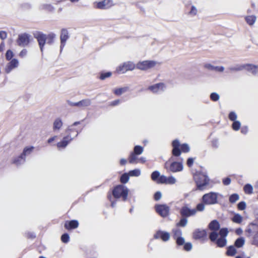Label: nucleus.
Instances as JSON below:
<instances>
[{
  "label": "nucleus",
  "mask_w": 258,
  "mask_h": 258,
  "mask_svg": "<svg viewBox=\"0 0 258 258\" xmlns=\"http://www.w3.org/2000/svg\"><path fill=\"white\" fill-rule=\"evenodd\" d=\"M138 156L137 155L134 154L132 152H130V155L128 156V162L130 164H135L137 163L138 161Z\"/></svg>",
  "instance_id": "obj_36"
},
{
  "label": "nucleus",
  "mask_w": 258,
  "mask_h": 258,
  "mask_svg": "<svg viewBox=\"0 0 258 258\" xmlns=\"http://www.w3.org/2000/svg\"><path fill=\"white\" fill-rule=\"evenodd\" d=\"M35 147L32 145L26 146L24 148L21 154L26 158L27 156L30 155L34 151Z\"/></svg>",
  "instance_id": "obj_28"
},
{
  "label": "nucleus",
  "mask_w": 258,
  "mask_h": 258,
  "mask_svg": "<svg viewBox=\"0 0 258 258\" xmlns=\"http://www.w3.org/2000/svg\"><path fill=\"white\" fill-rule=\"evenodd\" d=\"M233 216L231 217V220L235 223L241 224L243 220V217L239 213H235L234 211H231L230 212Z\"/></svg>",
  "instance_id": "obj_25"
},
{
  "label": "nucleus",
  "mask_w": 258,
  "mask_h": 258,
  "mask_svg": "<svg viewBox=\"0 0 258 258\" xmlns=\"http://www.w3.org/2000/svg\"><path fill=\"white\" fill-rule=\"evenodd\" d=\"M205 205L206 204H205V203L202 201V202L198 203L196 206V208L195 209L196 210H197V211H203L205 209Z\"/></svg>",
  "instance_id": "obj_55"
},
{
  "label": "nucleus",
  "mask_w": 258,
  "mask_h": 258,
  "mask_svg": "<svg viewBox=\"0 0 258 258\" xmlns=\"http://www.w3.org/2000/svg\"><path fill=\"white\" fill-rule=\"evenodd\" d=\"M253 186L250 183H246L244 185L243 190L246 194L250 195L253 192Z\"/></svg>",
  "instance_id": "obj_42"
},
{
  "label": "nucleus",
  "mask_w": 258,
  "mask_h": 258,
  "mask_svg": "<svg viewBox=\"0 0 258 258\" xmlns=\"http://www.w3.org/2000/svg\"><path fill=\"white\" fill-rule=\"evenodd\" d=\"M164 175H161L160 172L158 170H155L151 174V179L157 184H162V177Z\"/></svg>",
  "instance_id": "obj_21"
},
{
  "label": "nucleus",
  "mask_w": 258,
  "mask_h": 258,
  "mask_svg": "<svg viewBox=\"0 0 258 258\" xmlns=\"http://www.w3.org/2000/svg\"><path fill=\"white\" fill-rule=\"evenodd\" d=\"M165 88L164 83L160 82L149 86L148 89L153 93H156L158 91H163Z\"/></svg>",
  "instance_id": "obj_22"
},
{
  "label": "nucleus",
  "mask_w": 258,
  "mask_h": 258,
  "mask_svg": "<svg viewBox=\"0 0 258 258\" xmlns=\"http://www.w3.org/2000/svg\"><path fill=\"white\" fill-rule=\"evenodd\" d=\"M32 40L33 38L29 34L23 33L18 35L16 42L18 46L25 47L28 46Z\"/></svg>",
  "instance_id": "obj_9"
},
{
  "label": "nucleus",
  "mask_w": 258,
  "mask_h": 258,
  "mask_svg": "<svg viewBox=\"0 0 258 258\" xmlns=\"http://www.w3.org/2000/svg\"><path fill=\"white\" fill-rule=\"evenodd\" d=\"M156 64V61L153 60H147L139 61L136 67L139 70L145 71L153 68Z\"/></svg>",
  "instance_id": "obj_13"
},
{
  "label": "nucleus",
  "mask_w": 258,
  "mask_h": 258,
  "mask_svg": "<svg viewBox=\"0 0 258 258\" xmlns=\"http://www.w3.org/2000/svg\"><path fill=\"white\" fill-rule=\"evenodd\" d=\"M194 162V158L192 157H189L186 161V165L188 167L192 166Z\"/></svg>",
  "instance_id": "obj_63"
},
{
  "label": "nucleus",
  "mask_w": 258,
  "mask_h": 258,
  "mask_svg": "<svg viewBox=\"0 0 258 258\" xmlns=\"http://www.w3.org/2000/svg\"><path fill=\"white\" fill-rule=\"evenodd\" d=\"M251 244L258 246V234H255L253 235Z\"/></svg>",
  "instance_id": "obj_62"
},
{
  "label": "nucleus",
  "mask_w": 258,
  "mask_h": 258,
  "mask_svg": "<svg viewBox=\"0 0 258 258\" xmlns=\"http://www.w3.org/2000/svg\"><path fill=\"white\" fill-rule=\"evenodd\" d=\"M162 198V193L160 191H157L153 196V199L155 201H159Z\"/></svg>",
  "instance_id": "obj_58"
},
{
  "label": "nucleus",
  "mask_w": 258,
  "mask_h": 258,
  "mask_svg": "<svg viewBox=\"0 0 258 258\" xmlns=\"http://www.w3.org/2000/svg\"><path fill=\"white\" fill-rule=\"evenodd\" d=\"M6 64L5 71L6 74H9L13 69L17 68L19 66V60L17 58H13Z\"/></svg>",
  "instance_id": "obj_20"
},
{
  "label": "nucleus",
  "mask_w": 258,
  "mask_h": 258,
  "mask_svg": "<svg viewBox=\"0 0 258 258\" xmlns=\"http://www.w3.org/2000/svg\"><path fill=\"white\" fill-rule=\"evenodd\" d=\"M197 210L195 209H191L188 207L187 204H184L179 210V214L181 217H184L187 218L196 214Z\"/></svg>",
  "instance_id": "obj_14"
},
{
  "label": "nucleus",
  "mask_w": 258,
  "mask_h": 258,
  "mask_svg": "<svg viewBox=\"0 0 258 258\" xmlns=\"http://www.w3.org/2000/svg\"><path fill=\"white\" fill-rule=\"evenodd\" d=\"M210 100L213 102H216L220 99V95L216 92H212L210 95Z\"/></svg>",
  "instance_id": "obj_51"
},
{
  "label": "nucleus",
  "mask_w": 258,
  "mask_h": 258,
  "mask_svg": "<svg viewBox=\"0 0 258 258\" xmlns=\"http://www.w3.org/2000/svg\"><path fill=\"white\" fill-rule=\"evenodd\" d=\"M129 191L127 187L123 184H116L110 188L107 193V199L110 202L111 207L115 208L117 202L120 199L122 201L126 202Z\"/></svg>",
  "instance_id": "obj_1"
},
{
  "label": "nucleus",
  "mask_w": 258,
  "mask_h": 258,
  "mask_svg": "<svg viewBox=\"0 0 258 258\" xmlns=\"http://www.w3.org/2000/svg\"><path fill=\"white\" fill-rule=\"evenodd\" d=\"M33 36L37 40L42 55H43L45 45L46 44L49 45H52L56 38V34L53 32L46 34L39 31L34 32Z\"/></svg>",
  "instance_id": "obj_2"
},
{
  "label": "nucleus",
  "mask_w": 258,
  "mask_h": 258,
  "mask_svg": "<svg viewBox=\"0 0 258 258\" xmlns=\"http://www.w3.org/2000/svg\"><path fill=\"white\" fill-rule=\"evenodd\" d=\"M60 239L62 242L64 243H68L70 240V235L68 233H63L60 237Z\"/></svg>",
  "instance_id": "obj_45"
},
{
  "label": "nucleus",
  "mask_w": 258,
  "mask_h": 258,
  "mask_svg": "<svg viewBox=\"0 0 258 258\" xmlns=\"http://www.w3.org/2000/svg\"><path fill=\"white\" fill-rule=\"evenodd\" d=\"M183 158H180V161H174L169 164V171L175 173L181 171L183 169Z\"/></svg>",
  "instance_id": "obj_15"
},
{
  "label": "nucleus",
  "mask_w": 258,
  "mask_h": 258,
  "mask_svg": "<svg viewBox=\"0 0 258 258\" xmlns=\"http://www.w3.org/2000/svg\"><path fill=\"white\" fill-rule=\"evenodd\" d=\"M232 123L231 124V128L234 131H238L241 128V122L240 121L236 120L232 121Z\"/></svg>",
  "instance_id": "obj_43"
},
{
  "label": "nucleus",
  "mask_w": 258,
  "mask_h": 258,
  "mask_svg": "<svg viewBox=\"0 0 258 258\" xmlns=\"http://www.w3.org/2000/svg\"><path fill=\"white\" fill-rule=\"evenodd\" d=\"M14 55L15 54L11 49H8L5 54L6 59L7 60H11L14 58Z\"/></svg>",
  "instance_id": "obj_46"
},
{
  "label": "nucleus",
  "mask_w": 258,
  "mask_h": 258,
  "mask_svg": "<svg viewBox=\"0 0 258 258\" xmlns=\"http://www.w3.org/2000/svg\"><path fill=\"white\" fill-rule=\"evenodd\" d=\"M77 128H75L74 126H73L72 124L71 125H69L67 128L65 130V133L67 135H69L70 136H71V134L74 132H76Z\"/></svg>",
  "instance_id": "obj_53"
},
{
  "label": "nucleus",
  "mask_w": 258,
  "mask_h": 258,
  "mask_svg": "<svg viewBox=\"0 0 258 258\" xmlns=\"http://www.w3.org/2000/svg\"><path fill=\"white\" fill-rule=\"evenodd\" d=\"M182 153H188L190 151V147L187 143H182L180 147Z\"/></svg>",
  "instance_id": "obj_49"
},
{
  "label": "nucleus",
  "mask_w": 258,
  "mask_h": 258,
  "mask_svg": "<svg viewBox=\"0 0 258 258\" xmlns=\"http://www.w3.org/2000/svg\"><path fill=\"white\" fill-rule=\"evenodd\" d=\"M228 117L230 121H233L237 120V115L235 111H231L229 113Z\"/></svg>",
  "instance_id": "obj_52"
},
{
  "label": "nucleus",
  "mask_w": 258,
  "mask_h": 258,
  "mask_svg": "<svg viewBox=\"0 0 258 258\" xmlns=\"http://www.w3.org/2000/svg\"><path fill=\"white\" fill-rule=\"evenodd\" d=\"M181 144L179 140L177 139L173 140L171 143L172 148H180Z\"/></svg>",
  "instance_id": "obj_59"
},
{
  "label": "nucleus",
  "mask_w": 258,
  "mask_h": 258,
  "mask_svg": "<svg viewBox=\"0 0 258 258\" xmlns=\"http://www.w3.org/2000/svg\"><path fill=\"white\" fill-rule=\"evenodd\" d=\"M32 6L29 3H23L20 5V8L23 11L31 9Z\"/></svg>",
  "instance_id": "obj_47"
},
{
  "label": "nucleus",
  "mask_w": 258,
  "mask_h": 258,
  "mask_svg": "<svg viewBox=\"0 0 258 258\" xmlns=\"http://www.w3.org/2000/svg\"><path fill=\"white\" fill-rule=\"evenodd\" d=\"M153 237L155 239H160L163 242H167L170 239V234L167 231L159 229L156 231Z\"/></svg>",
  "instance_id": "obj_16"
},
{
  "label": "nucleus",
  "mask_w": 258,
  "mask_h": 258,
  "mask_svg": "<svg viewBox=\"0 0 258 258\" xmlns=\"http://www.w3.org/2000/svg\"><path fill=\"white\" fill-rule=\"evenodd\" d=\"M188 222V219L184 217H181L179 221L176 223L177 227H184L186 226Z\"/></svg>",
  "instance_id": "obj_33"
},
{
  "label": "nucleus",
  "mask_w": 258,
  "mask_h": 258,
  "mask_svg": "<svg viewBox=\"0 0 258 258\" xmlns=\"http://www.w3.org/2000/svg\"><path fill=\"white\" fill-rule=\"evenodd\" d=\"M39 9L40 10H45L48 12H54L55 8L51 4H45L41 5L39 7Z\"/></svg>",
  "instance_id": "obj_32"
},
{
  "label": "nucleus",
  "mask_w": 258,
  "mask_h": 258,
  "mask_svg": "<svg viewBox=\"0 0 258 258\" xmlns=\"http://www.w3.org/2000/svg\"><path fill=\"white\" fill-rule=\"evenodd\" d=\"M136 68V64L131 61L124 62L118 66L116 69L118 74H124L128 71H133Z\"/></svg>",
  "instance_id": "obj_10"
},
{
  "label": "nucleus",
  "mask_w": 258,
  "mask_h": 258,
  "mask_svg": "<svg viewBox=\"0 0 258 258\" xmlns=\"http://www.w3.org/2000/svg\"><path fill=\"white\" fill-rule=\"evenodd\" d=\"M79 223L78 220L73 219L66 221L64 224V227L66 230L71 231L79 227Z\"/></svg>",
  "instance_id": "obj_19"
},
{
  "label": "nucleus",
  "mask_w": 258,
  "mask_h": 258,
  "mask_svg": "<svg viewBox=\"0 0 258 258\" xmlns=\"http://www.w3.org/2000/svg\"><path fill=\"white\" fill-rule=\"evenodd\" d=\"M196 184V189L202 191L209 184L210 178L207 173L202 171H197L193 175Z\"/></svg>",
  "instance_id": "obj_3"
},
{
  "label": "nucleus",
  "mask_w": 258,
  "mask_h": 258,
  "mask_svg": "<svg viewBox=\"0 0 258 258\" xmlns=\"http://www.w3.org/2000/svg\"><path fill=\"white\" fill-rule=\"evenodd\" d=\"M128 89V87H123L116 88H115L113 90V93L115 95H116V96H120L122 93H123L125 92L126 91H127Z\"/></svg>",
  "instance_id": "obj_34"
},
{
  "label": "nucleus",
  "mask_w": 258,
  "mask_h": 258,
  "mask_svg": "<svg viewBox=\"0 0 258 258\" xmlns=\"http://www.w3.org/2000/svg\"><path fill=\"white\" fill-rule=\"evenodd\" d=\"M231 182V179L229 176L226 177L222 179V183L224 185H229Z\"/></svg>",
  "instance_id": "obj_61"
},
{
  "label": "nucleus",
  "mask_w": 258,
  "mask_h": 258,
  "mask_svg": "<svg viewBox=\"0 0 258 258\" xmlns=\"http://www.w3.org/2000/svg\"><path fill=\"white\" fill-rule=\"evenodd\" d=\"M101 186V185H98V186H95L94 187H93V188H91L90 189H89V190H88L87 191H86L85 193L83 194L82 196L83 197L82 198V200L83 201V202H85V197L90 192L93 191L95 189H97L98 188H99L100 187V186Z\"/></svg>",
  "instance_id": "obj_56"
},
{
  "label": "nucleus",
  "mask_w": 258,
  "mask_h": 258,
  "mask_svg": "<svg viewBox=\"0 0 258 258\" xmlns=\"http://www.w3.org/2000/svg\"><path fill=\"white\" fill-rule=\"evenodd\" d=\"M245 238L244 237L240 236L238 237L234 241V245L237 248H240L243 247L245 244Z\"/></svg>",
  "instance_id": "obj_30"
},
{
  "label": "nucleus",
  "mask_w": 258,
  "mask_h": 258,
  "mask_svg": "<svg viewBox=\"0 0 258 258\" xmlns=\"http://www.w3.org/2000/svg\"><path fill=\"white\" fill-rule=\"evenodd\" d=\"M114 5L112 0H100L93 3V7L96 9L106 10Z\"/></svg>",
  "instance_id": "obj_11"
},
{
  "label": "nucleus",
  "mask_w": 258,
  "mask_h": 258,
  "mask_svg": "<svg viewBox=\"0 0 258 258\" xmlns=\"http://www.w3.org/2000/svg\"><path fill=\"white\" fill-rule=\"evenodd\" d=\"M130 177V176L128 172H124L122 174L119 178V181L121 183L120 184L125 185L128 182Z\"/></svg>",
  "instance_id": "obj_31"
},
{
  "label": "nucleus",
  "mask_w": 258,
  "mask_h": 258,
  "mask_svg": "<svg viewBox=\"0 0 258 258\" xmlns=\"http://www.w3.org/2000/svg\"><path fill=\"white\" fill-rule=\"evenodd\" d=\"M130 177H138L141 175V171L139 168L131 170L128 172Z\"/></svg>",
  "instance_id": "obj_41"
},
{
  "label": "nucleus",
  "mask_w": 258,
  "mask_h": 258,
  "mask_svg": "<svg viewBox=\"0 0 258 258\" xmlns=\"http://www.w3.org/2000/svg\"><path fill=\"white\" fill-rule=\"evenodd\" d=\"M182 151L180 148H172L171 151L172 157H179L181 155Z\"/></svg>",
  "instance_id": "obj_44"
},
{
  "label": "nucleus",
  "mask_w": 258,
  "mask_h": 258,
  "mask_svg": "<svg viewBox=\"0 0 258 258\" xmlns=\"http://www.w3.org/2000/svg\"><path fill=\"white\" fill-rule=\"evenodd\" d=\"M175 240L177 248H178V247L180 246H183V245L185 242L184 238L182 236L179 237L178 238H176Z\"/></svg>",
  "instance_id": "obj_48"
},
{
  "label": "nucleus",
  "mask_w": 258,
  "mask_h": 258,
  "mask_svg": "<svg viewBox=\"0 0 258 258\" xmlns=\"http://www.w3.org/2000/svg\"><path fill=\"white\" fill-rule=\"evenodd\" d=\"M173 233V238L175 240L176 238L182 237V231L179 228H174L172 230Z\"/></svg>",
  "instance_id": "obj_40"
},
{
  "label": "nucleus",
  "mask_w": 258,
  "mask_h": 258,
  "mask_svg": "<svg viewBox=\"0 0 258 258\" xmlns=\"http://www.w3.org/2000/svg\"><path fill=\"white\" fill-rule=\"evenodd\" d=\"M112 75V73L111 71L102 70L98 73L97 78L100 80L103 81L110 78Z\"/></svg>",
  "instance_id": "obj_23"
},
{
  "label": "nucleus",
  "mask_w": 258,
  "mask_h": 258,
  "mask_svg": "<svg viewBox=\"0 0 258 258\" xmlns=\"http://www.w3.org/2000/svg\"><path fill=\"white\" fill-rule=\"evenodd\" d=\"M229 69L231 71H239L245 70L251 73L253 75L258 74V66L252 63L242 64L235 67H230Z\"/></svg>",
  "instance_id": "obj_6"
},
{
  "label": "nucleus",
  "mask_w": 258,
  "mask_h": 258,
  "mask_svg": "<svg viewBox=\"0 0 258 258\" xmlns=\"http://www.w3.org/2000/svg\"><path fill=\"white\" fill-rule=\"evenodd\" d=\"M192 248V244L190 242H185L183 245V250L185 251H189Z\"/></svg>",
  "instance_id": "obj_50"
},
{
  "label": "nucleus",
  "mask_w": 258,
  "mask_h": 258,
  "mask_svg": "<svg viewBox=\"0 0 258 258\" xmlns=\"http://www.w3.org/2000/svg\"><path fill=\"white\" fill-rule=\"evenodd\" d=\"M70 35L69 32L66 28H62L60 34V52L61 53L66 45L67 40L69 39Z\"/></svg>",
  "instance_id": "obj_17"
},
{
  "label": "nucleus",
  "mask_w": 258,
  "mask_h": 258,
  "mask_svg": "<svg viewBox=\"0 0 258 258\" xmlns=\"http://www.w3.org/2000/svg\"><path fill=\"white\" fill-rule=\"evenodd\" d=\"M236 248L234 245L228 246L227 247L226 255L228 256H234L237 252Z\"/></svg>",
  "instance_id": "obj_27"
},
{
  "label": "nucleus",
  "mask_w": 258,
  "mask_h": 258,
  "mask_svg": "<svg viewBox=\"0 0 258 258\" xmlns=\"http://www.w3.org/2000/svg\"><path fill=\"white\" fill-rule=\"evenodd\" d=\"M211 146L214 149L218 148L219 146L218 139L217 138L213 139L211 141Z\"/></svg>",
  "instance_id": "obj_57"
},
{
  "label": "nucleus",
  "mask_w": 258,
  "mask_h": 258,
  "mask_svg": "<svg viewBox=\"0 0 258 258\" xmlns=\"http://www.w3.org/2000/svg\"><path fill=\"white\" fill-rule=\"evenodd\" d=\"M63 124L61 119L60 117H57L54 120L53 123V131H58L62 127Z\"/></svg>",
  "instance_id": "obj_29"
},
{
  "label": "nucleus",
  "mask_w": 258,
  "mask_h": 258,
  "mask_svg": "<svg viewBox=\"0 0 258 258\" xmlns=\"http://www.w3.org/2000/svg\"><path fill=\"white\" fill-rule=\"evenodd\" d=\"M144 151V147L140 145H136L134 147L133 151L132 152L137 155H140Z\"/></svg>",
  "instance_id": "obj_39"
},
{
  "label": "nucleus",
  "mask_w": 258,
  "mask_h": 258,
  "mask_svg": "<svg viewBox=\"0 0 258 258\" xmlns=\"http://www.w3.org/2000/svg\"><path fill=\"white\" fill-rule=\"evenodd\" d=\"M192 237L196 240L205 241L209 239L208 233L206 229H196L192 233Z\"/></svg>",
  "instance_id": "obj_12"
},
{
  "label": "nucleus",
  "mask_w": 258,
  "mask_h": 258,
  "mask_svg": "<svg viewBox=\"0 0 258 258\" xmlns=\"http://www.w3.org/2000/svg\"><path fill=\"white\" fill-rule=\"evenodd\" d=\"M218 193L211 191L204 194L202 197V200L207 205L216 204L218 203Z\"/></svg>",
  "instance_id": "obj_8"
},
{
  "label": "nucleus",
  "mask_w": 258,
  "mask_h": 258,
  "mask_svg": "<svg viewBox=\"0 0 258 258\" xmlns=\"http://www.w3.org/2000/svg\"><path fill=\"white\" fill-rule=\"evenodd\" d=\"M240 129L241 133L243 135H246L248 133V127L247 125L243 126Z\"/></svg>",
  "instance_id": "obj_64"
},
{
  "label": "nucleus",
  "mask_w": 258,
  "mask_h": 258,
  "mask_svg": "<svg viewBox=\"0 0 258 258\" xmlns=\"http://www.w3.org/2000/svg\"><path fill=\"white\" fill-rule=\"evenodd\" d=\"M220 227V223L217 219L212 220L208 224V227L211 230L208 232V239L210 241L212 239H216L218 235H219L218 231Z\"/></svg>",
  "instance_id": "obj_5"
},
{
  "label": "nucleus",
  "mask_w": 258,
  "mask_h": 258,
  "mask_svg": "<svg viewBox=\"0 0 258 258\" xmlns=\"http://www.w3.org/2000/svg\"><path fill=\"white\" fill-rule=\"evenodd\" d=\"M26 158L21 153L19 155L13 158L12 163L17 166H18L19 165L24 164Z\"/></svg>",
  "instance_id": "obj_24"
},
{
  "label": "nucleus",
  "mask_w": 258,
  "mask_h": 258,
  "mask_svg": "<svg viewBox=\"0 0 258 258\" xmlns=\"http://www.w3.org/2000/svg\"><path fill=\"white\" fill-rule=\"evenodd\" d=\"M249 226H253V230L254 232H255V234H258V224L255 223V221H253L250 222L249 224Z\"/></svg>",
  "instance_id": "obj_60"
},
{
  "label": "nucleus",
  "mask_w": 258,
  "mask_h": 258,
  "mask_svg": "<svg viewBox=\"0 0 258 258\" xmlns=\"http://www.w3.org/2000/svg\"><path fill=\"white\" fill-rule=\"evenodd\" d=\"M246 208V203L245 201H240L237 205V208L239 211L244 210Z\"/></svg>",
  "instance_id": "obj_54"
},
{
  "label": "nucleus",
  "mask_w": 258,
  "mask_h": 258,
  "mask_svg": "<svg viewBox=\"0 0 258 258\" xmlns=\"http://www.w3.org/2000/svg\"><path fill=\"white\" fill-rule=\"evenodd\" d=\"M219 235L216 238V239H212L211 242L216 244V246L220 248L224 247L227 243V236L229 233L228 228L227 227H220L219 230Z\"/></svg>",
  "instance_id": "obj_4"
},
{
  "label": "nucleus",
  "mask_w": 258,
  "mask_h": 258,
  "mask_svg": "<svg viewBox=\"0 0 258 258\" xmlns=\"http://www.w3.org/2000/svg\"><path fill=\"white\" fill-rule=\"evenodd\" d=\"M256 16L255 15L247 16L245 17V20L249 26L253 25L256 21Z\"/></svg>",
  "instance_id": "obj_35"
},
{
  "label": "nucleus",
  "mask_w": 258,
  "mask_h": 258,
  "mask_svg": "<svg viewBox=\"0 0 258 258\" xmlns=\"http://www.w3.org/2000/svg\"><path fill=\"white\" fill-rule=\"evenodd\" d=\"M162 178L163 179L162 184H173L176 182V180L175 178L172 175L167 177L164 175Z\"/></svg>",
  "instance_id": "obj_26"
},
{
  "label": "nucleus",
  "mask_w": 258,
  "mask_h": 258,
  "mask_svg": "<svg viewBox=\"0 0 258 258\" xmlns=\"http://www.w3.org/2000/svg\"><path fill=\"white\" fill-rule=\"evenodd\" d=\"M91 102L89 99H83L81 101L76 102V106H88L90 105Z\"/></svg>",
  "instance_id": "obj_38"
},
{
  "label": "nucleus",
  "mask_w": 258,
  "mask_h": 258,
  "mask_svg": "<svg viewBox=\"0 0 258 258\" xmlns=\"http://www.w3.org/2000/svg\"><path fill=\"white\" fill-rule=\"evenodd\" d=\"M74 139V138L66 134L59 142L57 143L56 146L59 149H64Z\"/></svg>",
  "instance_id": "obj_18"
},
{
  "label": "nucleus",
  "mask_w": 258,
  "mask_h": 258,
  "mask_svg": "<svg viewBox=\"0 0 258 258\" xmlns=\"http://www.w3.org/2000/svg\"><path fill=\"white\" fill-rule=\"evenodd\" d=\"M240 197L238 194L233 193L230 195L229 197V202L230 204H233L236 202Z\"/></svg>",
  "instance_id": "obj_37"
},
{
  "label": "nucleus",
  "mask_w": 258,
  "mask_h": 258,
  "mask_svg": "<svg viewBox=\"0 0 258 258\" xmlns=\"http://www.w3.org/2000/svg\"><path fill=\"white\" fill-rule=\"evenodd\" d=\"M156 213L162 218H166L170 214V207L166 204H156L154 207Z\"/></svg>",
  "instance_id": "obj_7"
}]
</instances>
